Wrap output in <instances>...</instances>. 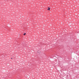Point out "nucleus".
<instances>
[{
	"label": "nucleus",
	"mask_w": 79,
	"mask_h": 79,
	"mask_svg": "<svg viewBox=\"0 0 79 79\" xmlns=\"http://www.w3.org/2000/svg\"><path fill=\"white\" fill-rule=\"evenodd\" d=\"M20 42H23V39L21 38V39H20Z\"/></svg>",
	"instance_id": "nucleus-1"
},
{
	"label": "nucleus",
	"mask_w": 79,
	"mask_h": 79,
	"mask_svg": "<svg viewBox=\"0 0 79 79\" xmlns=\"http://www.w3.org/2000/svg\"><path fill=\"white\" fill-rule=\"evenodd\" d=\"M48 10H50V8L49 7H48V9H47Z\"/></svg>",
	"instance_id": "nucleus-2"
},
{
	"label": "nucleus",
	"mask_w": 79,
	"mask_h": 79,
	"mask_svg": "<svg viewBox=\"0 0 79 79\" xmlns=\"http://www.w3.org/2000/svg\"><path fill=\"white\" fill-rule=\"evenodd\" d=\"M23 35H26V33H25Z\"/></svg>",
	"instance_id": "nucleus-3"
},
{
	"label": "nucleus",
	"mask_w": 79,
	"mask_h": 79,
	"mask_svg": "<svg viewBox=\"0 0 79 79\" xmlns=\"http://www.w3.org/2000/svg\"><path fill=\"white\" fill-rule=\"evenodd\" d=\"M11 59H13V58H11Z\"/></svg>",
	"instance_id": "nucleus-4"
}]
</instances>
